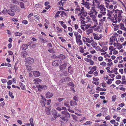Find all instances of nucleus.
<instances>
[{"label": "nucleus", "mask_w": 126, "mask_h": 126, "mask_svg": "<svg viewBox=\"0 0 126 126\" xmlns=\"http://www.w3.org/2000/svg\"><path fill=\"white\" fill-rule=\"evenodd\" d=\"M35 7L36 8H41L42 7V5L40 4H37L35 5Z\"/></svg>", "instance_id": "45"}, {"label": "nucleus", "mask_w": 126, "mask_h": 126, "mask_svg": "<svg viewBox=\"0 0 126 126\" xmlns=\"http://www.w3.org/2000/svg\"><path fill=\"white\" fill-rule=\"evenodd\" d=\"M15 34L16 36H20L22 35V33H20L18 32H15Z\"/></svg>", "instance_id": "40"}, {"label": "nucleus", "mask_w": 126, "mask_h": 126, "mask_svg": "<svg viewBox=\"0 0 126 126\" xmlns=\"http://www.w3.org/2000/svg\"><path fill=\"white\" fill-rule=\"evenodd\" d=\"M65 114V115H64V116H65L67 118H70V116L69 113L67 112Z\"/></svg>", "instance_id": "43"}, {"label": "nucleus", "mask_w": 126, "mask_h": 126, "mask_svg": "<svg viewBox=\"0 0 126 126\" xmlns=\"http://www.w3.org/2000/svg\"><path fill=\"white\" fill-rule=\"evenodd\" d=\"M34 84H38L41 82V80L38 78L35 79L33 80Z\"/></svg>", "instance_id": "19"}, {"label": "nucleus", "mask_w": 126, "mask_h": 126, "mask_svg": "<svg viewBox=\"0 0 126 126\" xmlns=\"http://www.w3.org/2000/svg\"><path fill=\"white\" fill-rule=\"evenodd\" d=\"M116 48H114V47L112 46H110L109 47V49L110 51H113L114 50H115Z\"/></svg>", "instance_id": "42"}, {"label": "nucleus", "mask_w": 126, "mask_h": 126, "mask_svg": "<svg viewBox=\"0 0 126 126\" xmlns=\"http://www.w3.org/2000/svg\"><path fill=\"white\" fill-rule=\"evenodd\" d=\"M93 34L94 36V38L95 39L99 40L101 39L103 36L101 34H99L95 33H93Z\"/></svg>", "instance_id": "5"}, {"label": "nucleus", "mask_w": 126, "mask_h": 126, "mask_svg": "<svg viewBox=\"0 0 126 126\" xmlns=\"http://www.w3.org/2000/svg\"><path fill=\"white\" fill-rule=\"evenodd\" d=\"M97 7L99 8L100 10L101 11L100 12L103 15H105L106 14L105 11L106 9L104 5L102 4L100 5H99V6H98Z\"/></svg>", "instance_id": "3"}, {"label": "nucleus", "mask_w": 126, "mask_h": 126, "mask_svg": "<svg viewBox=\"0 0 126 126\" xmlns=\"http://www.w3.org/2000/svg\"><path fill=\"white\" fill-rule=\"evenodd\" d=\"M100 65H101L105 66L107 64L105 62H103L102 63H100Z\"/></svg>", "instance_id": "53"}, {"label": "nucleus", "mask_w": 126, "mask_h": 126, "mask_svg": "<svg viewBox=\"0 0 126 126\" xmlns=\"http://www.w3.org/2000/svg\"><path fill=\"white\" fill-rule=\"evenodd\" d=\"M17 122L20 125H21L22 124V121L20 120H17Z\"/></svg>", "instance_id": "57"}, {"label": "nucleus", "mask_w": 126, "mask_h": 126, "mask_svg": "<svg viewBox=\"0 0 126 126\" xmlns=\"http://www.w3.org/2000/svg\"><path fill=\"white\" fill-rule=\"evenodd\" d=\"M96 67L95 66H93L91 70H92L94 72L96 70Z\"/></svg>", "instance_id": "51"}, {"label": "nucleus", "mask_w": 126, "mask_h": 126, "mask_svg": "<svg viewBox=\"0 0 126 126\" xmlns=\"http://www.w3.org/2000/svg\"><path fill=\"white\" fill-rule=\"evenodd\" d=\"M110 79H108V80L107 81V83L108 84H111L112 83V81H111V80H110Z\"/></svg>", "instance_id": "56"}, {"label": "nucleus", "mask_w": 126, "mask_h": 126, "mask_svg": "<svg viewBox=\"0 0 126 126\" xmlns=\"http://www.w3.org/2000/svg\"><path fill=\"white\" fill-rule=\"evenodd\" d=\"M70 104L71 106H73L77 105V103L76 101L72 100L70 102Z\"/></svg>", "instance_id": "26"}, {"label": "nucleus", "mask_w": 126, "mask_h": 126, "mask_svg": "<svg viewBox=\"0 0 126 126\" xmlns=\"http://www.w3.org/2000/svg\"><path fill=\"white\" fill-rule=\"evenodd\" d=\"M76 40L79 39H80L81 38V36L80 35H79L76 36Z\"/></svg>", "instance_id": "49"}, {"label": "nucleus", "mask_w": 126, "mask_h": 126, "mask_svg": "<svg viewBox=\"0 0 126 126\" xmlns=\"http://www.w3.org/2000/svg\"><path fill=\"white\" fill-rule=\"evenodd\" d=\"M115 40V36H112L110 39V42H114Z\"/></svg>", "instance_id": "35"}, {"label": "nucleus", "mask_w": 126, "mask_h": 126, "mask_svg": "<svg viewBox=\"0 0 126 126\" xmlns=\"http://www.w3.org/2000/svg\"><path fill=\"white\" fill-rule=\"evenodd\" d=\"M32 42L31 41L30 42L28 43V44H29V45L32 48H33L35 47V44L34 43H32Z\"/></svg>", "instance_id": "34"}, {"label": "nucleus", "mask_w": 126, "mask_h": 126, "mask_svg": "<svg viewBox=\"0 0 126 126\" xmlns=\"http://www.w3.org/2000/svg\"><path fill=\"white\" fill-rule=\"evenodd\" d=\"M15 10L13 9H9L7 11V12L8 14L11 16H13L15 15Z\"/></svg>", "instance_id": "8"}, {"label": "nucleus", "mask_w": 126, "mask_h": 126, "mask_svg": "<svg viewBox=\"0 0 126 126\" xmlns=\"http://www.w3.org/2000/svg\"><path fill=\"white\" fill-rule=\"evenodd\" d=\"M114 17L113 19H112L111 20H112V22L113 23H115L117 22V21L119 22L118 21V17H117L115 15H114Z\"/></svg>", "instance_id": "17"}, {"label": "nucleus", "mask_w": 126, "mask_h": 126, "mask_svg": "<svg viewBox=\"0 0 126 126\" xmlns=\"http://www.w3.org/2000/svg\"><path fill=\"white\" fill-rule=\"evenodd\" d=\"M34 59L31 57L26 58L25 60V62L28 64H32L34 62Z\"/></svg>", "instance_id": "2"}, {"label": "nucleus", "mask_w": 126, "mask_h": 126, "mask_svg": "<svg viewBox=\"0 0 126 126\" xmlns=\"http://www.w3.org/2000/svg\"><path fill=\"white\" fill-rule=\"evenodd\" d=\"M95 48L96 50L97 51H100L101 49L100 47L99 46H96Z\"/></svg>", "instance_id": "47"}, {"label": "nucleus", "mask_w": 126, "mask_h": 126, "mask_svg": "<svg viewBox=\"0 0 126 126\" xmlns=\"http://www.w3.org/2000/svg\"><path fill=\"white\" fill-rule=\"evenodd\" d=\"M91 45L94 48H95L97 46V43L93 41L92 42Z\"/></svg>", "instance_id": "30"}, {"label": "nucleus", "mask_w": 126, "mask_h": 126, "mask_svg": "<svg viewBox=\"0 0 126 126\" xmlns=\"http://www.w3.org/2000/svg\"><path fill=\"white\" fill-rule=\"evenodd\" d=\"M19 83L22 89L23 90H25V87L24 85V84L21 82H19Z\"/></svg>", "instance_id": "25"}, {"label": "nucleus", "mask_w": 126, "mask_h": 126, "mask_svg": "<svg viewBox=\"0 0 126 126\" xmlns=\"http://www.w3.org/2000/svg\"><path fill=\"white\" fill-rule=\"evenodd\" d=\"M68 72L70 73H72L73 72L72 67H71V65H70L68 67Z\"/></svg>", "instance_id": "27"}, {"label": "nucleus", "mask_w": 126, "mask_h": 126, "mask_svg": "<svg viewBox=\"0 0 126 126\" xmlns=\"http://www.w3.org/2000/svg\"><path fill=\"white\" fill-rule=\"evenodd\" d=\"M116 96V95H113L112 97V100L113 101L115 102V101Z\"/></svg>", "instance_id": "44"}, {"label": "nucleus", "mask_w": 126, "mask_h": 126, "mask_svg": "<svg viewBox=\"0 0 126 126\" xmlns=\"http://www.w3.org/2000/svg\"><path fill=\"white\" fill-rule=\"evenodd\" d=\"M86 32V34H89L93 32V30L90 27L88 26Z\"/></svg>", "instance_id": "12"}, {"label": "nucleus", "mask_w": 126, "mask_h": 126, "mask_svg": "<svg viewBox=\"0 0 126 126\" xmlns=\"http://www.w3.org/2000/svg\"><path fill=\"white\" fill-rule=\"evenodd\" d=\"M63 3H62V1L61 0V1H59L58 3V5L60 6H63Z\"/></svg>", "instance_id": "50"}, {"label": "nucleus", "mask_w": 126, "mask_h": 126, "mask_svg": "<svg viewBox=\"0 0 126 126\" xmlns=\"http://www.w3.org/2000/svg\"><path fill=\"white\" fill-rule=\"evenodd\" d=\"M53 95V94L49 92H47L46 94V96L47 98H49L52 97Z\"/></svg>", "instance_id": "11"}, {"label": "nucleus", "mask_w": 126, "mask_h": 126, "mask_svg": "<svg viewBox=\"0 0 126 126\" xmlns=\"http://www.w3.org/2000/svg\"><path fill=\"white\" fill-rule=\"evenodd\" d=\"M61 12L60 11H58L57 12L56 14H55V16H54V17L55 18L58 17L60 16L59 14H60V12Z\"/></svg>", "instance_id": "36"}, {"label": "nucleus", "mask_w": 126, "mask_h": 126, "mask_svg": "<svg viewBox=\"0 0 126 126\" xmlns=\"http://www.w3.org/2000/svg\"><path fill=\"white\" fill-rule=\"evenodd\" d=\"M46 101L41 100L40 101V103L41 104L42 106L43 107H44L45 106L46 104Z\"/></svg>", "instance_id": "33"}, {"label": "nucleus", "mask_w": 126, "mask_h": 126, "mask_svg": "<svg viewBox=\"0 0 126 126\" xmlns=\"http://www.w3.org/2000/svg\"><path fill=\"white\" fill-rule=\"evenodd\" d=\"M93 3L94 6H96L97 7L99 6L100 5V1L99 0H93Z\"/></svg>", "instance_id": "10"}, {"label": "nucleus", "mask_w": 126, "mask_h": 126, "mask_svg": "<svg viewBox=\"0 0 126 126\" xmlns=\"http://www.w3.org/2000/svg\"><path fill=\"white\" fill-rule=\"evenodd\" d=\"M36 87L38 88V90H39L40 89H44V87H46L47 86L45 85H36Z\"/></svg>", "instance_id": "18"}, {"label": "nucleus", "mask_w": 126, "mask_h": 126, "mask_svg": "<svg viewBox=\"0 0 126 126\" xmlns=\"http://www.w3.org/2000/svg\"><path fill=\"white\" fill-rule=\"evenodd\" d=\"M29 45L27 44H23L22 46V49L23 50H25L27 48Z\"/></svg>", "instance_id": "16"}, {"label": "nucleus", "mask_w": 126, "mask_h": 126, "mask_svg": "<svg viewBox=\"0 0 126 126\" xmlns=\"http://www.w3.org/2000/svg\"><path fill=\"white\" fill-rule=\"evenodd\" d=\"M66 63H63L59 66L60 69L62 71H64L65 70L66 66Z\"/></svg>", "instance_id": "13"}, {"label": "nucleus", "mask_w": 126, "mask_h": 126, "mask_svg": "<svg viewBox=\"0 0 126 126\" xmlns=\"http://www.w3.org/2000/svg\"><path fill=\"white\" fill-rule=\"evenodd\" d=\"M65 57H66L65 56L62 54H60L59 56V58L62 60L64 59Z\"/></svg>", "instance_id": "31"}, {"label": "nucleus", "mask_w": 126, "mask_h": 126, "mask_svg": "<svg viewBox=\"0 0 126 126\" xmlns=\"http://www.w3.org/2000/svg\"><path fill=\"white\" fill-rule=\"evenodd\" d=\"M68 86H71L72 87H74V84L72 82H70L67 84Z\"/></svg>", "instance_id": "48"}, {"label": "nucleus", "mask_w": 126, "mask_h": 126, "mask_svg": "<svg viewBox=\"0 0 126 126\" xmlns=\"http://www.w3.org/2000/svg\"><path fill=\"white\" fill-rule=\"evenodd\" d=\"M67 110L70 112L73 113L74 112V111L70 109V107H69L68 108Z\"/></svg>", "instance_id": "52"}, {"label": "nucleus", "mask_w": 126, "mask_h": 126, "mask_svg": "<svg viewBox=\"0 0 126 126\" xmlns=\"http://www.w3.org/2000/svg\"><path fill=\"white\" fill-rule=\"evenodd\" d=\"M22 23L23 24H24L25 25L27 24L28 23V21L25 20H23L22 21Z\"/></svg>", "instance_id": "58"}, {"label": "nucleus", "mask_w": 126, "mask_h": 126, "mask_svg": "<svg viewBox=\"0 0 126 126\" xmlns=\"http://www.w3.org/2000/svg\"><path fill=\"white\" fill-rule=\"evenodd\" d=\"M81 29L84 31H86L88 27L86 25H82L81 26Z\"/></svg>", "instance_id": "22"}, {"label": "nucleus", "mask_w": 126, "mask_h": 126, "mask_svg": "<svg viewBox=\"0 0 126 126\" xmlns=\"http://www.w3.org/2000/svg\"><path fill=\"white\" fill-rule=\"evenodd\" d=\"M102 48H103L105 51H107L108 49L107 46H104L102 47Z\"/></svg>", "instance_id": "54"}, {"label": "nucleus", "mask_w": 126, "mask_h": 126, "mask_svg": "<svg viewBox=\"0 0 126 126\" xmlns=\"http://www.w3.org/2000/svg\"><path fill=\"white\" fill-rule=\"evenodd\" d=\"M117 46L118 47V49H120L123 47L122 44L121 45V44L119 43H117Z\"/></svg>", "instance_id": "39"}, {"label": "nucleus", "mask_w": 126, "mask_h": 126, "mask_svg": "<svg viewBox=\"0 0 126 126\" xmlns=\"http://www.w3.org/2000/svg\"><path fill=\"white\" fill-rule=\"evenodd\" d=\"M45 110L46 113L47 115L50 114V109L48 107H46L45 108Z\"/></svg>", "instance_id": "24"}, {"label": "nucleus", "mask_w": 126, "mask_h": 126, "mask_svg": "<svg viewBox=\"0 0 126 126\" xmlns=\"http://www.w3.org/2000/svg\"><path fill=\"white\" fill-rule=\"evenodd\" d=\"M59 22L60 23L64 29L67 28V26L66 24H64V22L63 21H59Z\"/></svg>", "instance_id": "23"}, {"label": "nucleus", "mask_w": 126, "mask_h": 126, "mask_svg": "<svg viewBox=\"0 0 126 126\" xmlns=\"http://www.w3.org/2000/svg\"><path fill=\"white\" fill-rule=\"evenodd\" d=\"M98 59L99 61H101L103 60V58L102 57L100 56L98 57Z\"/></svg>", "instance_id": "61"}, {"label": "nucleus", "mask_w": 126, "mask_h": 126, "mask_svg": "<svg viewBox=\"0 0 126 126\" xmlns=\"http://www.w3.org/2000/svg\"><path fill=\"white\" fill-rule=\"evenodd\" d=\"M90 20V18L89 17H85L84 20V22L87 23L89 22Z\"/></svg>", "instance_id": "32"}, {"label": "nucleus", "mask_w": 126, "mask_h": 126, "mask_svg": "<svg viewBox=\"0 0 126 126\" xmlns=\"http://www.w3.org/2000/svg\"><path fill=\"white\" fill-rule=\"evenodd\" d=\"M83 5L88 9H90V8L91 5L89 2H85V4H84Z\"/></svg>", "instance_id": "15"}, {"label": "nucleus", "mask_w": 126, "mask_h": 126, "mask_svg": "<svg viewBox=\"0 0 126 126\" xmlns=\"http://www.w3.org/2000/svg\"><path fill=\"white\" fill-rule=\"evenodd\" d=\"M48 51L50 53H52L53 52V48H49Z\"/></svg>", "instance_id": "62"}, {"label": "nucleus", "mask_w": 126, "mask_h": 126, "mask_svg": "<svg viewBox=\"0 0 126 126\" xmlns=\"http://www.w3.org/2000/svg\"><path fill=\"white\" fill-rule=\"evenodd\" d=\"M13 94L12 93L9 91V94L12 98H14V96L13 95Z\"/></svg>", "instance_id": "46"}, {"label": "nucleus", "mask_w": 126, "mask_h": 126, "mask_svg": "<svg viewBox=\"0 0 126 126\" xmlns=\"http://www.w3.org/2000/svg\"><path fill=\"white\" fill-rule=\"evenodd\" d=\"M83 38H85L86 39V41L85 42H86L88 43H91L93 41V39L92 38H91V40H90V38L88 37H87L86 38L85 37H83Z\"/></svg>", "instance_id": "21"}, {"label": "nucleus", "mask_w": 126, "mask_h": 126, "mask_svg": "<svg viewBox=\"0 0 126 126\" xmlns=\"http://www.w3.org/2000/svg\"><path fill=\"white\" fill-rule=\"evenodd\" d=\"M61 16L62 17H63L64 16H66V13L64 11H62L61 14Z\"/></svg>", "instance_id": "41"}, {"label": "nucleus", "mask_w": 126, "mask_h": 126, "mask_svg": "<svg viewBox=\"0 0 126 126\" xmlns=\"http://www.w3.org/2000/svg\"><path fill=\"white\" fill-rule=\"evenodd\" d=\"M81 9L80 8V7L78 5L77 8L75 9V13L78 14L79 16H80L81 15V12L80 11Z\"/></svg>", "instance_id": "6"}, {"label": "nucleus", "mask_w": 126, "mask_h": 126, "mask_svg": "<svg viewBox=\"0 0 126 126\" xmlns=\"http://www.w3.org/2000/svg\"><path fill=\"white\" fill-rule=\"evenodd\" d=\"M116 78L117 79H121V76L119 75H118L116 76Z\"/></svg>", "instance_id": "59"}, {"label": "nucleus", "mask_w": 126, "mask_h": 126, "mask_svg": "<svg viewBox=\"0 0 126 126\" xmlns=\"http://www.w3.org/2000/svg\"><path fill=\"white\" fill-rule=\"evenodd\" d=\"M94 11H95V10L94 9H92L91 10L90 12H89L88 14L90 15L91 17H94L95 16V15H93V14L94 13Z\"/></svg>", "instance_id": "14"}, {"label": "nucleus", "mask_w": 126, "mask_h": 126, "mask_svg": "<svg viewBox=\"0 0 126 126\" xmlns=\"http://www.w3.org/2000/svg\"><path fill=\"white\" fill-rule=\"evenodd\" d=\"M18 66L16 64V62L14 67V69H15V72H16V71L17 70L18 68Z\"/></svg>", "instance_id": "38"}, {"label": "nucleus", "mask_w": 126, "mask_h": 126, "mask_svg": "<svg viewBox=\"0 0 126 126\" xmlns=\"http://www.w3.org/2000/svg\"><path fill=\"white\" fill-rule=\"evenodd\" d=\"M79 47L80 48V49L79 50V52L81 53H83L84 50L82 47Z\"/></svg>", "instance_id": "37"}, {"label": "nucleus", "mask_w": 126, "mask_h": 126, "mask_svg": "<svg viewBox=\"0 0 126 126\" xmlns=\"http://www.w3.org/2000/svg\"><path fill=\"white\" fill-rule=\"evenodd\" d=\"M116 26L117 27H118L119 26H120V28L121 29L124 30L125 31H126V28L125 27L124 24L123 23H120L119 25H117Z\"/></svg>", "instance_id": "9"}, {"label": "nucleus", "mask_w": 126, "mask_h": 126, "mask_svg": "<svg viewBox=\"0 0 126 126\" xmlns=\"http://www.w3.org/2000/svg\"><path fill=\"white\" fill-rule=\"evenodd\" d=\"M76 41L77 43L79 45H81L83 44V43L81 39L76 40Z\"/></svg>", "instance_id": "28"}, {"label": "nucleus", "mask_w": 126, "mask_h": 126, "mask_svg": "<svg viewBox=\"0 0 126 126\" xmlns=\"http://www.w3.org/2000/svg\"><path fill=\"white\" fill-rule=\"evenodd\" d=\"M52 114L54 117L55 118L60 116V114H58L57 111L55 110H52Z\"/></svg>", "instance_id": "7"}, {"label": "nucleus", "mask_w": 126, "mask_h": 126, "mask_svg": "<svg viewBox=\"0 0 126 126\" xmlns=\"http://www.w3.org/2000/svg\"><path fill=\"white\" fill-rule=\"evenodd\" d=\"M26 68L28 70H30L31 69V66L29 65H27L26 66Z\"/></svg>", "instance_id": "60"}, {"label": "nucleus", "mask_w": 126, "mask_h": 126, "mask_svg": "<svg viewBox=\"0 0 126 126\" xmlns=\"http://www.w3.org/2000/svg\"><path fill=\"white\" fill-rule=\"evenodd\" d=\"M123 13L122 11L121 10H119L118 9L116 10L115 12L114 15L118 17V21L120 22L122 19L123 16L122 14Z\"/></svg>", "instance_id": "1"}, {"label": "nucleus", "mask_w": 126, "mask_h": 126, "mask_svg": "<svg viewBox=\"0 0 126 126\" xmlns=\"http://www.w3.org/2000/svg\"><path fill=\"white\" fill-rule=\"evenodd\" d=\"M93 80L94 81H97L99 80V79L98 78H95L94 77H93Z\"/></svg>", "instance_id": "64"}, {"label": "nucleus", "mask_w": 126, "mask_h": 126, "mask_svg": "<svg viewBox=\"0 0 126 126\" xmlns=\"http://www.w3.org/2000/svg\"><path fill=\"white\" fill-rule=\"evenodd\" d=\"M61 60H56L53 62L52 64L54 66H57L61 64Z\"/></svg>", "instance_id": "4"}, {"label": "nucleus", "mask_w": 126, "mask_h": 126, "mask_svg": "<svg viewBox=\"0 0 126 126\" xmlns=\"http://www.w3.org/2000/svg\"><path fill=\"white\" fill-rule=\"evenodd\" d=\"M28 52L26 51H24L22 54V56L23 58H25L26 56L28 55Z\"/></svg>", "instance_id": "29"}, {"label": "nucleus", "mask_w": 126, "mask_h": 126, "mask_svg": "<svg viewBox=\"0 0 126 126\" xmlns=\"http://www.w3.org/2000/svg\"><path fill=\"white\" fill-rule=\"evenodd\" d=\"M1 80L2 83H5L7 82V80L5 79H2Z\"/></svg>", "instance_id": "55"}, {"label": "nucleus", "mask_w": 126, "mask_h": 126, "mask_svg": "<svg viewBox=\"0 0 126 126\" xmlns=\"http://www.w3.org/2000/svg\"><path fill=\"white\" fill-rule=\"evenodd\" d=\"M33 74L35 77H38L40 76V73L39 71H35L33 72Z\"/></svg>", "instance_id": "20"}, {"label": "nucleus", "mask_w": 126, "mask_h": 126, "mask_svg": "<svg viewBox=\"0 0 126 126\" xmlns=\"http://www.w3.org/2000/svg\"><path fill=\"white\" fill-rule=\"evenodd\" d=\"M85 61L87 62H89L91 60V59H88L87 58H85L84 59Z\"/></svg>", "instance_id": "63"}]
</instances>
